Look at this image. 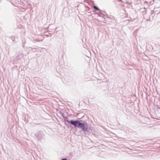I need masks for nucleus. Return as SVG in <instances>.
Segmentation results:
<instances>
[{
    "label": "nucleus",
    "mask_w": 160,
    "mask_h": 160,
    "mask_svg": "<svg viewBox=\"0 0 160 160\" xmlns=\"http://www.w3.org/2000/svg\"><path fill=\"white\" fill-rule=\"evenodd\" d=\"M80 124V125L79 128H81L82 130L84 131L85 130L84 124L81 123V124Z\"/></svg>",
    "instance_id": "nucleus-2"
},
{
    "label": "nucleus",
    "mask_w": 160,
    "mask_h": 160,
    "mask_svg": "<svg viewBox=\"0 0 160 160\" xmlns=\"http://www.w3.org/2000/svg\"><path fill=\"white\" fill-rule=\"evenodd\" d=\"M62 160H67L66 159H64H64H62Z\"/></svg>",
    "instance_id": "nucleus-4"
},
{
    "label": "nucleus",
    "mask_w": 160,
    "mask_h": 160,
    "mask_svg": "<svg viewBox=\"0 0 160 160\" xmlns=\"http://www.w3.org/2000/svg\"><path fill=\"white\" fill-rule=\"evenodd\" d=\"M93 8H94L97 10H99V8L95 6H94Z\"/></svg>",
    "instance_id": "nucleus-3"
},
{
    "label": "nucleus",
    "mask_w": 160,
    "mask_h": 160,
    "mask_svg": "<svg viewBox=\"0 0 160 160\" xmlns=\"http://www.w3.org/2000/svg\"><path fill=\"white\" fill-rule=\"evenodd\" d=\"M68 122H70L72 124L74 125L75 127H77L79 128L80 126V124H81L79 121H73V120H71L70 122L68 121Z\"/></svg>",
    "instance_id": "nucleus-1"
}]
</instances>
